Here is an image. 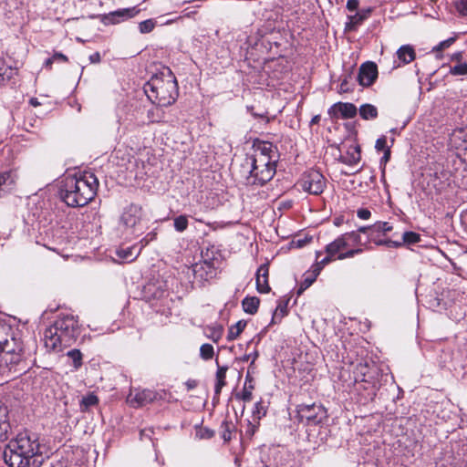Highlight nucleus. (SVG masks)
Masks as SVG:
<instances>
[{
    "label": "nucleus",
    "mask_w": 467,
    "mask_h": 467,
    "mask_svg": "<svg viewBox=\"0 0 467 467\" xmlns=\"http://www.w3.org/2000/svg\"><path fill=\"white\" fill-rule=\"evenodd\" d=\"M98 187V178L91 172L67 174L61 181L59 194L67 206L83 207L94 199Z\"/></svg>",
    "instance_id": "obj_1"
},
{
    "label": "nucleus",
    "mask_w": 467,
    "mask_h": 467,
    "mask_svg": "<svg viewBox=\"0 0 467 467\" xmlns=\"http://www.w3.org/2000/svg\"><path fill=\"white\" fill-rule=\"evenodd\" d=\"M39 450L40 444L35 435L20 433L5 447L3 458L9 467L38 466L40 462H37L35 457L39 454Z\"/></svg>",
    "instance_id": "obj_2"
},
{
    "label": "nucleus",
    "mask_w": 467,
    "mask_h": 467,
    "mask_svg": "<svg viewBox=\"0 0 467 467\" xmlns=\"http://www.w3.org/2000/svg\"><path fill=\"white\" fill-rule=\"evenodd\" d=\"M143 90L148 99L159 107L172 105L179 94L176 78L169 67L153 75L144 84Z\"/></svg>",
    "instance_id": "obj_3"
},
{
    "label": "nucleus",
    "mask_w": 467,
    "mask_h": 467,
    "mask_svg": "<svg viewBox=\"0 0 467 467\" xmlns=\"http://www.w3.org/2000/svg\"><path fill=\"white\" fill-rule=\"evenodd\" d=\"M80 335L78 320L72 315L60 316L44 333L45 346L54 352H60L71 346Z\"/></svg>",
    "instance_id": "obj_4"
},
{
    "label": "nucleus",
    "mask_w": 467,
    "mask_h": 467,
    "mask_svg": "<svg viewBox=\"0 0 467 467\" xmlns=\"http://www.w3.org/2000/svg\"><path fill=\"white\" fill-rule=\"evenodd\" d=\"M243 168L249 172V176L246 178L248 184L264 185L274 177L276 165L271 156L254 152L245 158Z\"/></svg>",
    "instance_id": "obj_5"
},
{
    "label": "nucleus",
    "mask_w": 467,
    "mask_h": 467,
    "mask_svg": "<svg viewBox=\"0 0 467 467\" xmlns=\"http://www.w3.org/2000/svg\"><path fill=\"white\" fill-rule=\"evenodd\" d=\"M321 410V406H316L315 403L310 405H300L297 412L302 421L305 420L306 426V433L309 441L317 442L318 437L321 433V418H318V413Z\"/></svg>",
    "instance_id": "obj_6"
},
{
    "label": "nucleus",
    "mask_w": 467,
    "mask_h": 467,
    "mask_svg": "<svg viewBox=\"0 0 467 467\" xmlns=\"http://www.w3.org/2000/svg\"><path fill=\"white\" fill-rule=\"evenodd\" d=\"M346 248H348V245L342 235L327 245V256L323 258V266L331 261L350 258L363 252V249L361 248L349 249L347 252H342Z\"/></svg>",
    "instance_id": "obj_7"
},
{
    "label": "nucleus",
    "mask_w": 467,
    "mask_h": 467,
    "mask_svg": "<svg viewBox=\"0 0 467 467\" xmlns=\"http://www.w3.org/2000/svg\"><path fill=\"white\" fill-rule=\"evenodd\" d=\"M142 296L152 306H156L157 302H160L161 306H164L169 296V291L163 281L150 282L144 285Z\"/></svg>",
    "instance_id": "obj_8"
},
{
    "label": "nucleus",
    "mask_w": 467,
    "mask_h": 467,
    "mask_svg": "<svg viewBox=\"0 0 467 467\" xmlns=\"http://www.w3.org/2000/svg\"><path fill=\"white\" fill-rule=\"evenodd\" d=\"M167 392L165 390L154 391L151 389H134L128 396V402L134 408L146 406L155 400H165Z\"/></svg>",
    "instance_id": "obj_9"
},
{
    "label": "nucleus",
    "mask_w": 467,
    "mask_h": 467,
    "mask_svg": "<svg viewBox=\"0 0 467 467\" xmlns=\"http://www.w3.org/2000/svg\"><path fill=\"white\" fill-rule=\"evenodd\" d=\"M392 229V225L388 222H377L372 225L361 226L358 228V231L368 235V242L380 245L383 244L384 240L380 236L390 232Z\"/></svg>",
    "instance_id": "obj_10"
},
{
    "label": "nucleus",
    "mask_w": 467,
    "mask_h": 467,
    "mask_svg": "<svg viewBox=\"0 0 467 467\" xmlns=\"http://www.w3.org/2000/svg\"><path fill=\"white\" fill-rule=\"evenodd\" d=\"M142 208L137 204H130L125 208L120 217V223L128 229H132V233H137V227L142 219Z\"/></svg>",
    "instance_id": "obj_11"
},
{
    "label": "nucleus",
    "mask_w": 467,
    "mask_h": 467,
    "mask_svg": "<svg viewBox=\"0 0 467 467\" xmlns=\"http://www.w3.org/2000/svg\"><path fill=\"white\" fill-rule=\"evenodd\" d=\"M140 9L136 6L130 8H120L116 11L110 12L107 15H104L102 17V22L104 25H115L120 22L126 21L130 18L134 17L138 15Z\"/></svg>",
    "instance_id": "obj_12"
},
{
    "label": "nucleus",
    "mask_w": 467,
    "mask_h": 467,
    "mask_svg": "<svg viewBox=\"0 0 467 467\" xmlns=\"http://www.w3.org/2000/svg\"><path fill=\"white\" fill-rule=\"evenodd\" d=\"M378 78V67L376 63L368 61L363 63L358 70V81L362 87L371 86Z\"/></svg>",
    "instance_id": "obj_13"
},
{
    "label": "nucleus",
    "mask_w": 467,
    "mask_h": 467,
    "mask_svg": "<svg viewBox=\"0 0 467 467\" xmlns=\"http://www.w3.org/2000/svg\"><path fill=\"white\" fill-rule=\"evenodd\" d=\"M321 272V263L316 262L312 266L306 270L301 278L298 285L296 295L300 296L313 283L317 280V276Z\"/></svg>",
    "instance_id": "obj_14"
},
{
    "label": "nucleus",
    "mask_w": 467,
    "mask_h": 467,
    "mask_svg": "<svg viewBox=\"0 0 467 467\" xmlns=\"http://www.w3.org/2000/svg\"><path fill=\"white\" fill-rule=\"evenodd\" d=\"M302 187L311 194L321 193V173L318 171H311L306 174L302 181Z\"/></svg>",
    "instance_id": "obj_15"
},
{
    "label": "nucleus",
    "mask_w": 467,
    "mask_h": 467,
    "mask_svg": "<svg viewBox=\"0 0 467 467\" xmlns=\"http://www.w3.org/2000/svg\"><path fill=\"white\" fill-rule=\"evenodd\" d=\"M283 451L279 448L268 449L267 452H261L263 467H280L284 465L282 461Z\"/></svg>",
    "instance_id": "obj_16"
},
{
    "label": "nucleus",
    "mask_w": 467,
    "mask_h": 467,
    "mask_svg": "<svg viewBox=\"0 0 467 467\" xmlns=\"http://www.w3.org/2000/svg\"><path fill=\"white\" fill-rule=\"evenodd\" d=\"M23 343L19 338L12 337L11 338H6L5 340H0V352L3 353L4 357H8L11 354L18 353V351H23Z\"/></svg>",
    "instance_id": "obj_17"
},
{
    "label": "nucleus",
    "mask_w": 467,
    "mask_h": 467,
    "mask_svg": "<svg viewBox=\"0 0 467 467\" xmlns=\"http://www.w3.org/2000/svg\"><path fill=\"white\" fill-rule=\"evenodd\" d=\"M268 264L261 265L256 272V288L259 293H268L270 286L268 284Z\"/></svg>",
    "instance_id": "obj_18"
},
{
    "label": "nucleus",
    "mask_w": 467,
    "mask_h": 467,
    "mask_svg": "<svg viewBox=\"0 0 467 467\" xmlns=\"http://www.w3.org/2000/svg\"><path fill=\"white\" fill-rule=\"evenodd\" d=\"M450 145L457 150H467V129L454 130L450 136Z\"/></svg>",
    "instance_id": "obj_19"
},
{
    "label": "nucleus",
    "mask_w": 467,
    "mask_h": 467,
    "mask_svg": "<svg viewBox=\"0 0 467 467\" xmlns=\"http://www.w3.org/2000/svg\"><path fill=\"white\" fill-rule=\"evenodd\" d=\"M372 12L371 8H363L355 12L354 15H349L348 16L347 27L349 30H355L358 26H360L365 20H367Z\"/></svg>",
    "instance_id": "obj_20"
},
{
    "label": "nucleus",
    "mask_w": 467,
    "mask_h": 467,
    "mask_svg": "<svg viewBox=\"0 0 467 467\" xmlns=\"http://www.w3.org/2000/svg\"><path fill=\"white\" fill-rule=\"evenodd\" d=\"M329 112L333 114L340 113L343 119H352L357 115L358 109L352 103L337 102L332 106Z\"/></svg>",
    "instance_id": "obj_21"
},
{
    "label": "nucleus",
    "mask_w": 467,
    "mask_h": 467,
    "mask_svg": "<svg viewBox=\"0 0 467 467\" xmlns=\"http://www.w3.org/2000/svg\"><path fill=\"white\" fill-rule=\"evenodd\" d=\"M360 158H361L360 149H359V146H358V145H350L348 148L346 154L340 153L339 156L337 157V159L341 162L348 164V165L357 164L360 161Z\"/></svg>",
    "instance_id": "obj_22"
},
{
    "label": "nucleus",
    "mask_w": 467,
    "mask_h": 467,
    "mask_svg": "<svg viewBox=\"0 0 467 467\" xmlns=\"http://www.w3.org/2000/svg\"><path fill=\"white\" fill-rule=\"evenodd\" d=\"M397 57L400 63L399 65L395 66L394 68L400 67L401 64L407 65V64L412 62L416 57V53H415L414 48L411 46L404 45V46H401L397 50Z\"/></svg>",
    "instance_id": "obj_23"
},
{
    "label": "nucleus",
    "mask_w": 467,
    "mask_h": 467,
    "mask_svg": "<svg viewBox=\"0 0 467 467\" xmlns=\"http://www.w3.org/2000/svg\"><path fill=\"white\" fill-rule=\"evenodd\" d=\"M193 273L195 278L200 280H208L212 278L214 271L211 264L204 262L203 264H197L193 266Z\"/></svg>",
    "instance_id": "obj_24"
},
{
    "label": "nucleus",
    "mask_w": 467,
    "mask_h": 467,
    "mask_svg": "<svg viewBox=\"0 0 467 467\" xmlns=\"http://www.w3.org/2000/svg\"><path fill=\"white\" fill-rule=\"evenodd\" d=\"M140 254V248H138V245H133L125 248H119L116 251V254L123 260L131 262L135 260L139 254Z\"/></svg>",
    "instance_id": "obj_25"
},
{
    "label": "nucleus",
    "mask_w": 467,
    "mask_h": 467,
    "mask_svg": "<svg viewBox=\"0 0 467 467\" xmlns=\"http://www.w3.org/2000/svg\"><path fill=\"white\" fill-rule=\"evenodd\" d=\"M216 363H218V361ZM217 366H218V368H217L216 375H215L216 382H215V386H214V393L216 396H219L222 391V389L226 384L225 379H226V372L228 370V367L227 366H219V364H217Z\"/></svg>",
    "instance_id": "obj_26"
},
{
    "label": "nucleus",
    "mask_w": 467,
    "mask_h": 467,
    "mask_svg": "<svg viewBox=\"0 0 467 467\" xmlns=\"http://www.w3.org/2000/svg\"><path fill=\"white\" fill-rule=\"evenodd\" d=\"M254 389V379L249 374H247L245 377L244 389H243L242 393L236 395V398L241 399L244 402L251 401L252 398H253L252 391Z\"/></svg>",
    "instance_id": "obj_27"
},
{
    "label": "nucleus",
    "mask_w": 467,
    "mask_h": 467,
    "mask_svg": "<svg viewBox=\"0 0 467 467\" xmlns=\"http://www.w3.org/2000/svg\"><path fill=\"white\" fill-rule=\"evenodd\" d=\"M361 233L362 232H359L358 229L357 231L342 234L345 242L347 243L348 247L351 245H365L370 243L368 242V239L366 241H362V238L360 236Z\"/></svg>",
    "instance_id": "obj_28"
},
{
    "label": "nucleus",
    "mask_w": 467,
    "mask_h": 467,
    "mask_svg": "<svg viewBox=\"0 0 467 467\" xmlns=\"http://www.w3.org/2000/svg\"><path fill=\"white\" fill-rule=\"evenodd\" d=\"M14 185V180L10 172L0 173V197L9 192Z\"/></svg>",
    "instance_id": "obj_29"
},
{
    "label": "nucleus",
    "mask_w": 467,
    "mask_h": 467,
    "mask_svg": "<svg viewBox=\"0 0 467 467\" xmlns=\"http://www.w3.org/2000/svg\"><path fill=\"white\" fill-rule=\"evenodd\" d=\"M260 300L256 296H246L242 301L244 311L247 314L254 315L257 312Z\"/></svg>",
    "instance_id": "obj_30"
},
{
    "label": "nucleus",
    "mask_w": 467,
    "mask_h": 467,
    "mask_svg": "<svg viewBox=\"0 0 467 467\" xmlns=\"http://www.w3.org/2000/svg\"><path fill=\"white\" fill-rule=\"evenodd\" d=\"M205 336L213 340L214 343H218L223 334V327L222 325L208 326L205 328Z\"/></svg>",
    "instance_id": "obj_31"
},
{
    "label": "nucleus",
    "mask_w": 467,
    "mask_h": 467,
    "mask_svg": "<svg viewBox=\"0 0 467 467\" xmlns=\"http://www.w3.org/2000/svg\"><path fill=\"white\" fill-rule=\"evenodd\" d=\"M359 115L366 120L375 119L378 118V109L372 104H363L359 108Z\"/></svg>",
    "instance_id": "obj_32"
},
{
    "label": "nucleus",
    "mask_w": 467,
    "mask_h": 467,
    "mask_svg": "<svg viewBox=\"0 0 467 467\" xmlns=\"http://www.w3.org/2000/svg\"><path fill=\"white\" fill-rule=\"evenodd\" d=\"M246 326V322L244 320H239L234 325L231 326L227 334V340L233 341L244 331Z\"/></svg>",
    "instance_id": "obj_33"
},
{
    "label": "nucleus",
    "mask_w": 467,
    "mask_h": 467,
    "mask_svg": "<svg viewBox=\"0 0 467 467\" xmlns=\"http://www.w3.org/2000/svg\"><path fill=\"white\" fill-rule=\"evenodd\" d=\"M10 431V423L5 412L0 411V441H6Z\"/></svg>",
    "instance_id": "obj_34"
},
{
    "label": "nucleus",
    "mask_w": 467,
    "mask_h": 467,
    "mask_svg": "<svg viewBox=\"0 0 467 467\" xmlns=\"http://www.w3.org/2000/svg\"><path fill=\"white\" fill-rule=\"evenodd\" d=\"M98 402H99L98 397L93 393H89L87 396L83 397L81 400V403H80L81 410L86 411L90 407L97 405Z\"/></svg>",
    "instance_id": "obj_35"
},
{
    "label": "nucleus",
    "mask_w": 467,
    "mask_h": 467,
    "mask_svg": "<svg viewBox=\"0 0 467 467\" xmlns=\"http://www.w3.org/2000/svg\"><path fill=\"white\" fill-rule=\"evenodd\" d=\"M67 355L72 360L75 369H78L82 366V353L78 349H71Z\"/></svg>",
    "instance_id": "obj_36"
},
{
    "label": "nucleus",
    "mask_w": 467,
    "mask_h": 467,
    "mask_svg": "<svg viewBox=\"0 0 467 467\" xmlns=\"http://www.w3.org/2000/svg\"><path fill=\"white\" fill-rule=\"evenodd\" d=\"M174 229L179 232H184L188 227V219L186 215H179L173 219Z\"/></svg>",
    "instance_id": "obj_37"
},
{
    "label": "nucleus",
    "mask_w": 467,
    "mask_h": 467,
    "mask_svg": "<svg viewBox=\"0 0 467 467\" xmlns=\"http://www.w3.org/2000/svg\"><path fill=\"white\" fill-rule=\"evenodd\" d=\"M156 26V21L152 18L144 20L139 24V30L141 34L150 33Z\"/></svg>",
    "instance_id": "obj_38"
},
{
    "label": "nucleus",
    "mask_w": 467,
    "mask_h": 467,
    "mask_svg": "<svg viewBox=\"0 0 467 467\" xmlns=\"http://www.w3.org/2000/svg\"><path fill=\"white\" fill-rule=\"evenodd\" d=\"M402 240L404 244H414L420 241V234L415 232L408 231L402 234Z\"/></svg>",
    "instance_id": "obj_39"
},
{
    "label": "nucleus",
    "mask_w": 467,
    "mask_h": 467,
    "mask_svg": "<svg viewBox=\"0 0 467 467\" xmlns=\"http://www.w3.org/2000/svg\"><path fill=\"white\" fill-rule=\"evenodd\" d=\"M214 354L213 347L211 344H202L200 348V357L203 360H209L213 358Z\"/></svg>",
    "instance_id": "obj_40"
},
{
    "label": "nucleus",
    "mask_w": 467,
    "mask_h": 467,
    "mask_svg": "<svg viewBox=\"0 0 467 467\" xmlns=\"http://www.w3.org/2000/svg\"><path fill=\"white\" fill-rule=\"evenodd\" d=\"M449 72L453 76H465L467 75V63H458L450 67Z\"/></svg>",
    "instance_id": "obj_41"
},
{
    "label": "nucleus",
    "mask_w": 467,
    "mask_h": 467,
    "mask_svg": "<svg viewBox=\"0 0 467 467\" xmlns=\"http://www.w3.org/2000/svg\"><path fill=\"white\" fill-rule=\"evenodd\" d=\"M25 358V350L18 351V353H14L9 355L8 357H3V358L5 360V362H9L10 364L14 365H19L23 358Z\"/></svg>",
    "instance_id": "obj_42"
},
{
    "label": "nucleus",
    "mask_w": 467,
    "mask_h": 467,
    "mask_svg": "<svg viewBox=\"0 0 467 467\" xmlns=\"http://www.w3.org/2000/svg\"><path fill=\"white\" fill-rule=\"evenodd\" d=\"M266 414V408L264 406V402L262 400L257 401L254 404V408L253 410V416L260 420Z\"/></svg>",
    "instance_id": "obj_43"
},
{
    "label": "nucleus",
    "mask_w": 467,
    "mask_h": 467,
    "mask_svg": "<svg viewBox=\"0 0 467 467\" xmlns=\"http://www.w3.org/2000/svg\"><path fill=\"white\" fill-rule=\"evenodd\" d=\"M67 57L60 53V52H56L51 57L47 58L45 62V65L47 67H51V65L53 62H67Z\"/></svg>",
    "instance_id": "obj_44"
},
{
    "label": "nucleus",
    "mask_w": 467,
    "mask_h": 467,
    "mask_svg": "<svg viewBox=\"0 0 467 467\" xmlns=\"http://www.w3.org/2000/svg\"><path fill=\"white\" fill-rule=\"evenodd\" d=\"M156 236H157V234L155 232H150V233L147 234V235L145 237H143L140 241V243L137 244L136 245H138V248H140V251H141L150 242L154 241L156 239Z\"/></svg>",
    "instance_id": "obj_45"
},
{
    "label": "nucleus",
    "mask_w": 467,
    "mask_h": 467,
    "mask_svg": "<svg viewBox=\"0 0 467 467\" xmlns=\"http://www.w3.org/2000/svg\"><path fill=\"white\" fill-rule=\"evenodd\" d=\"M456 40V36L449 37L446 40L440 42L436 47H433V51H442L451 47Z\"/></svg>",
    "instance_id": "obj_46"
},
{
    "label": "nucleus",
    "mask_w": 467,
    "mask_h": 467,
    "mask_svg": "<svg viewBox=\"0 0 467 467\" xmlns=\"http://www.w3.org/2000/svg\"><path fill=\"white\" fill-rule=\"evenodd\" d=\"M147 117L149 119V122L154 123V122H160L162 116L161 112L155 109H150L147 112Z\"/></svg>",
    "instance_id": "obj_47"
},
{
    "label": "nucleus",
    "mask_w": 467,
    "mask_h": 467,
    "mask_svg": "<svg viewBox=\"0 0 467 467\" xmlns=\"http://www.w3.org/2000/svg\"><path fill=\"white\" fill-rule=\"evenodd\" d=\"M13 73V69L11 67H7L3 66L0 67V84L4 83L5 80L10 79Z\"/></svg>",
    "instance_id": "obj_48"
},
{
    "label": "nucleus",
    "mask_w": 467,
    "mask_h": 467,
    "mask_svg": "<svg viewBox=\"0 0 467 467\" xmlns=\"http://www.w3.org/2000/svg\"><path fill=\"white\" fill-rule=\"evenodd\" d=\"M375 148L377 150H385L386 149H389L387 146V138L385 136H381L376 140Z\"/></svg>",
    "instance_id": "obj_49"
},
{
    "label": "nucleus",
    "mask_w": 467,
    "mask_h": 467,
    "mask_svg": "<svg viewBox=\"0 0 467 467\" xmlns=\"http://www.w3.org/2000/svg\"><path fill=\"white\" fill-rule=\"evenodd\" d=\"M286 307H287V301L286 302L280 301L275 308L273 319L275 318L278 312L280 313V315L282 317L285 316L286 314Z\"/></svg>",
    "instance_id": "obj_50"
},
{
    "label": "nucleus",
    "mask_w": 467,
    "mask_h": 467,
    "mask_svg": "<svg viewBox=\"0 0 467 467\" xmlns=\"http://www.w3.org/2000/svg\"><path fill=\"white\" fill-rule=\"evenodd\" d=\"M312 241V237H308L306 235L304 238H297L296 240H293L292 244L297 247L301 248L305 246L306 244L310 243Z\"/></svg>",
    "instance_id": "obj_51"
},
{
    "label": "nucleus",
    "mask_w": 467,
    "mask_h": 467,
    "mask_svg": "<svg viewBox=\"0 0 467 467\" xmlns=\"http://www.w3.org/2000/svg\"><path fill=\"white\" fill-rule=\"evenodd\" d=\"M230 427H231V425L228 422L224 421L222 424V428L224 429L223 431L222 437L225 441H228L232 439Z\"/></svg>",
    "instance_id": "obj_52"
},
{
    "label": "nucleus",
    "mask_w": 467,
    "mask_h": 467,
    "mask_svg": "<svg viewBox=\"0 0 467 467\" xmlns=\"http://www.w3.org/2000/svg\"><path fill=\"white\" fill-rule=\"evenodd\" d=\"M357 216L361 220H368L371 216V212L367 208H360L357 211Z\"/></svg>",
    "instance_id": "obj_53"
},
{
    "label": "nucleus",
    "mask_w": 467,
    "mask_h": 467,
    "mask_svg": "<svg viewBox=\"0 0 467 467\" xmlns=\"http://www.w3.org/2000/svg\"><path fill=\"white\" fill-rule=\"evenodd\" d=\"M456 8L462 16H467V0H459Z\"/></svg>",
    "instance_id": "obj_54"
},
{
    "label": "nucleus",
    "mask_w": 467,
    "mask_h": 467,
    "mask_svg": "<svg viewBox=\"0 0 467 467\" xmlns=\"http://www.w3.org/2000/svg\"><path fill=\"white\" fill-rule=\"evenodd\" d=\"M365 369H368V367L366 365L365 366L360 365V372L363 375L361 381L371 383L373 385V387H375V380L371 377L367 376V372L364 371Z\"/></svg>",
    "instance_id": "obj_55"
},
{
    "label": "nucleus",
    "mask_w": 467,
    "mask_h": 467,
    "mask_svg": "<svg viewBox=\"0 0 467 467\" xmlns=\"http://www.w3.org/2000/svg\"><path fill=\"white\" fill-rule=\"evenodd\" d=\"M359 6V1L358 0H348L347 2V9L349 12H357Z\"/></svg>",
    "instance_id": "obj_56"
},
{
    "label": "nucleus",
    "mask_w": 467,
    "mask_h": 467,
    "mask_svg": "<svg viewBox=\"0 0 467 467\" xmlns=\"http://www.w3.org/2000/svg\"><path fill=\"white\" fill-rule=\"evenodd\" d=\"M272 151V145L269 143H265L263 146L258 147L254 152H262L266 156H270V152Z\"/></svg>",
    "instance_id": "obj_57"
},
{
    "label": "nucleus",
    "mask_w": 467,
    "mask_h": 467,
    "mask_svg": "<svg viewBox=\"0 0 467 467\" xmlns=\"http://www.w3.org/2000/svg\"><path fill=\"white\" fill-rule=\"evenodd\" d=\"M403 244H404L403 240L401 242H398V241H392L390 239H384L382 245H386L388 247L398 248V247L402 246Z\"/></svg>",
    "instance_id": "obj_58"
},
{
    "label": "nucleus",
    "mask_w": 467,
    "mask_h": 467,
    "mask_svg": "<svg viewBox=\"0 0 467 467\" xmlns=\"http://www.w3.org/2000/svg\"><path fill=\"white\" fill-rule=\"evenodd\" d=\"M462 59H463V52H462V51L455 52V53H453V54L451 56V60L452 62H456L457 64H458V63H463V62H462Z\"/></svg>",
    "instance_id": "obj_59"
},
{
    "label": "nucleus",
    "mask_w": 467,
    "mask_h": 467,
    "mask_svg": "<svg viewBox=\"0 0 467 467\" xmlns=\"http://www.w3.org/2000/svg\"><path fill=\"white\" fill-rule=\"evenodd\" d=\"M350 90V88L348 86V76H345V78L341 80L340 87H339V92H348Z\"/></svg>",
    "instance_id": "obj_60"
},
{
    "label": "nucleus",
    "mask_w": 467,
    "mask_h": 467,
    "mask_svg": "<svg viewBox=\"0 0 467 467\" xmlns=\"http://www.w3.org/2000/svg\"><path fill=\"white\" fill-rule=\"evenodd\" d=\"M383 151H384V154H383L382 158L380 159V164L381 165H386L387 162L390 159V154H391L390 148L389 149H386Z\"/></svg>",
    "instance_id": "obj_61"
},
{
    "label": "nucleus",
    "mask_w": 467,
    "mask_h": 467,
    "mask_svg": "<svg viewBox=\"0 0 467 467\" xmlns=\"http://www.w3.org/2000/svg\"><path fill=\"white\" fill-rule=\"evenodd\" d=\"M461 224L463 227L464 231L467 233V209L464 210L460 216Z\"/></svg>",
    "instance_id": "obj_62"
},
{
    "label": "nucleus",
    "mask_w": 467,
    "mask_h": 467,
    "mask_svg": "<svg viewBox=\"0 0 467 467\" xmlns=\"http://www.w3.org/2000/svg\"><path fill=\"white\" fill-rule=\"evenodd\" d=\"M197 434L200 436V438H206L209 439L213 436V431H210L209 429L201 430Z\"/></svg>",
    "instance_id": "obj_63"
},
{
    "label": "nucleus",
    "mask_w": 467,
    "mask_h": 467,
    "mask_svg": "<svg viewBox=\"0 0 467 467\" xmlns=\"http://www.w3.org/2000/svg\"><path fill=\"white\" fill-rule=\"evenodd\" d=\"M88 59H89L90 63H92V64L99 63L101 60L99 52H95V53L91 54L89 56Z\"/></svg>",
    "instance_id": "obj_64"
}]
</instances>
